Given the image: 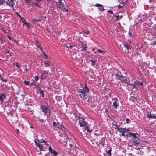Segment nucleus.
I'll return each mask as SVG.
<instances>
[{"instance_id":"b1692460","label":"nucleus","mask_w":156,"mask_h":156,"mask_svg":"<svg viewBox=\"0 0 156 156\" xmlns=\"http://www.w3.org/2000/svg\"><path fill=\"white\" fill-rule=\"evenodd\" d=\"M127 2H122L120 4V5L122 6V7L126 5Z\"/></svg>"},{"instance_id":"09e8293b","label":"nucleus","mask_w":156,"mask_h":156,"mask_svg":"<svg viewBox=\"0 0 156 156\" xmlns=\"http://www.w3.org/2000/svg\"><path fill=\"white\" fill-rule=\"evenodd\" d=\"M134 82V83L133 84H134V87L136 88L137 86V84L135 82Z\"/></svg>"},{"instance_id":"8fccbe9b","label":"nucleus","mask_w":156,"mask_h":156,"mask_svg":"<svg viewBox=\"0 0 156 156\" xmlns=\"http://www.w3.org/2000/svg\"><path fill=\"white\" fill-rule=\"evenodd\" d=\"M26 3H29L30 2V0H25Z\"/></svg>"},{"instance_id":"4be33fe9","label":"nucleus","mask_w":156,"mask_h":156,"mask_svg":"<svg viewBox=\"0 0 156 156\" xmlns=\"http://www.w3.org/2000/svg\"><path fill=\"white\" fill-rule=\"evenodd\" d=\"M43 90L41 89H40V91H39V93L40 94V95L42 97H44V94L43 93Z\"/></svg>"},{"instance_id":"2eb2a0df","label":"nucleus","mask_w":156,"mask_h":156,"mask_svg":"<svg viewBox=\"0 0 156 156\" xmlns=\"http://www.w3.org/2000/svg\"><path fill=\"white\" fill-rule=\"evenodd\" d=\"M57 5L59 8L62 7L64 6V4L62 3L61 0H59L57 3Z\"/></svg>"},{"instance_id":"052dcab7","label":"nucleus","mask_w":156,"mask_h":156,"mask_svg":"<svg viewBox=\"0 0 156 156\" xmlns=\"http://www.w3.org/2000/svg\"><path fill=\"white\" fill-rule=\"evenodd\" d=\"M16 66L17 67H18V68H20V66H18V64H17V65H16Z\"/></svg>"},{"instance_id":"774afa93","label":"nucleus","mask_w":156,"mask_h":156,"mask_svg":"<svg viewBox=\"0 0 156 156\" xmlns=\"http://www.w3.org/2000/svg\"><path fill=\"white\" fill-rule=\"evenodd\" d=\"M155 73H156V69L155 70Z\"/></svg>"},{"instance_id":"c03bdc74","label":"nucleus","mask_w":156,"mask_h":156,"mask_svg":"<svg viewBox=\"0 0 156 156\" xmlns=\"http://www.w3.org/2000/svg\"><path fill=\"white\" fill-rule=\"evenodd\" d=\"M68 144L69 145L70 147H72L74 146V144L73 143H69Z\"/></svg>"},{"instance_id":"4468645a","label":"nucleus","mask_w":156,"mask_h":156,"mask_svg":"<svg viewBox=\"0 0 156 156\" xmlns=\"http://www.w3.org/2000/svg\"><path fill=\"white\" fill-rule=\"evenodd\" d=\"M118 100L117 98H116L115 99V101L113 103V104L115 108L117 109V108L118 104L116 103V102H118Z\"/></svg>"},{"instance_id":"f257e3e1","label":"nucleus","mask_w":156,"mask_h":156,"mask_svg":"<svg viewBox=\"0 0 156 156\" xmlns=\"http://www.w3.org/2000/svg\"><path fill=\"white\" fill-rule=\"evenodd\" d=\"M6 118L10 123H16L18 121L16 112L14 111L9 112Z\"/></svg>"},{"instance_id":"0eeeda50","label":"nucleus","mask_w":156,"mask_h":156,"mask_svg":"<svg viewBox=\"0 0 156 156\" xmlns=\"http://www.w3.org/2000/svg\"><path fill=\"white\" fill-rule=\"evenodd\" d=\"M79 124L81 127H84L87 126V122L85 121L84 118L80 117L78 119Z\"/></svg>"},{"instance_id":"1a4fd4ad","label":"nucleus","mask_w":156,"mask_h":156,"mask_svg":"<svg viewBox=\"0 0 156 156\" xmlns=\"http://www.w3.org/2000/svg\"><path fill=\"white\" fill-rule=\"evenodd\" d=\"M117 130L118 131H119L120 133H121V135L122 136H124L125 133L126 131V128H117Z\"/></svg>"},{"instance_id":"a211bd4d","label":"nucleus","mask_w":156,"mask_h":156,"mask_svg":"<svg viewBox=\"0 0 156 156\" xmlns=\"http://www.w3.org/2000/svg\"><path fill=\"white\" fill-rule=\"evenodd\" d=\"M140 140L139 139V140H134V144L135 145L137 146L140 144Z\"/></svg>"},{"instance_id":"72a5a7b5","label":"nucleus","mask_w":156,"mask_h":156,"mask_svg":"<svg viewBox=\"0 0 156 156\" xmlns=\"http://www.w3.org/2000/svg\"><path fill=\"white\" fill-rule=\"evenodd\" d=\"M111 150H109L107 152V153L108 154V156H110L111 155Z\"/></svg>"},{"instance_id":"49530a36","label":"nucleus","mask_w":156,"mask_h":156,"mask_svg":"<svg viewBox=\"0 0 156 156\" xmlns=\"http://www.w3.org/2000/svg\"><path fill=\"white\" fill-rule=\"evenodd\" d=\"M39 121L41 123H42L43 122L44 120L43 119H40L39 120Z\"/></svg>"},{"instance_id":"a878e982","label":"nucleus","mask_w":156,"mask_h":156,"mask_svg":"<svg viewBox=\"0 0 156 156\" xmlns=\"http://www.w3.org/2000/svg\"><path fill=\"white\" fill-rule=\"evenodd\" d=\"M98 9L99 10H101V11H103L104 10V7L102 5H101L99 7Z\"/></svg>"},{"instance_id":"393cba45","label":"nucleus","mask_w":156,"mask_h":156,"mask_svg":"<svg viewBox=\"0 0 156 156\" xmlns=\"http://www.w3.org/2000/svg\"><path fill=\"white\" fill-rule=\"evenodd\" d=\"M52 151V152H51V153L53 154L55 156H57L58 155V153L55 150L53 151Z\"/></svg>"},{"instance_id":"473e14b6","label":"nucleus","mask_w":156,"mask_h":156,"mask_svg":"<svg viewBox=\"0 0 156 156\" xmlns=\"http://www.w3.org/2000/svg\"><path fill=\"white\" fill-rule=\"evenodd\" d=\"M115 7H118L119 9H121L122 7V6H121L120 5V4L119 5H118L116 6H115Z\"/></svg>"},{"instance_id":"39448f33","label":"nucleus","mask_w":156,"mask_h":156,"mask_svg":"<svg viewBox=\"0 0 156 156\" xmlns=\"http://www.w3.org/2000/svg\"><path fill=\"white\" fill-rule=\"evenodd\" d=\"M115 76L116 77V78L120 80L121 81L123 82H125L126 83V84H129L130 85V83L129 81L127 80L126 78L124 76H123L122 75H120L118 73H117L115 74Z\"/></svg>"},{"instance_id":"7ed1b4c3","label":"nucleus","mask_w":156,"mask_h":156,"mask_svg":"<svg viewBox=\"0 0 156 156\" xmlns=\"http://www.w3.org/2000/svg\"><path fill=\"white\" fill-rule=\"evenodd\" d=\"M78 93L80 98L84 99H87V96L89 93V89L87 85H85L84 87H82L81 88L78 90Z\"/></svg>"},{"instance_id":"338daca9","label":"nucleus","mask_w":156,"mask_h":156,"mask_svg":"<svg viewBox=\"0 0 156 156\" xmlns=\"http://www.w3.org/2000/svg\"><path fill=\"white\" fill-rule=\"evenodd\" d=\"M7 52L9 53V51L8 50H7Z\"/></svg>"},{"instance_id":"69168bd1","label":"nucleus","mask_w":156,"mask_h":156,"mask_svg":"<svg viewBox=\"0 0 156 156\" xmlns=\"http://www.w3.org/2000/svg\"><path fill=\"white\" fill-rule=\"evenodd\" d=\"M1 77H1V74H0V78L1 79Z\"/></svg>"},{"instance_id":"c756f323","label":"nucleus","mask_w":156,"mask_h":156,"mask_svg":"<svg viewBox=\"0 0 156 156\" xmlns=\"http://www.w3.org/2000/svg\"><path fill=\"white\" fill-rule=\"evenodd\" d=\"M24 83L25 84H26V85L30 86V82L29 81L25 80L24 81Z\"/></svg>"},{"instance_id":"a18cd8bd","label":"nucleus","mask_w":156,"mask_h":156,"mask_svg":"<svg viewBox=\"0 0 156 156\" xmlns=\"http://www.w3.org/2000/svg\"><path fill=\"white\" fill-rule=\"evenodd\" d=\"M33 20L35 22H40V20H39V19H33Z\"/></svg>"},{"instance_id":"c9c22d12","label":"nucleus","mask_w":156,"mask_h":156,"mask_svg":"<svg viewBox=\"0 0 156 156\" xmlns=\"http://www.w3.org/2000/svg\"><path fill=\"white\" fill-rule=\"evenodd\" d=\"M49 150L51 153V152H52V151L54 150L52 149L51 146H49Z\"/></svg>"},{"instance_id":"0e129e2a","label":"nucleus","mask_w":156,"mask_h":156,"mask_svg":"<svg viewBox=\"0 0 156 156\" xmlns=\"http://www.w3.org/2000/svg\"><path fill=\"white\" fill-rule=\"evenodd\" d=\"M150 148V147H148V149H149V148Z\"/></svg>"},{"instance_id":"f3484780","label":"nucleus","mask_w":156,"mask_h":156,"mask_svg":"<svg viewBox=\"0 0 156 156\" xmlns=\"http://www.w3.org/2000/svg\"><path fill=\"white\" fill-rule=\"evenodd\" d=\"M89 125L87 124V126H85L84 127H85V130H86L87 131V132H91L92 131V130H90L89 129Z\"/></svg>"},{"instance_id":"58836bf2","label":"nucleus","mask_w":156,"mask_h":156,"mask_svg":"<svg viewBox=\"0 0 156 156\" xmlns=\"http://www.w3.org/2000/svg\"><path fill=\"white\" fill-rule=\"evenodd\" d=\"M126 122L127 123H129V119L127 118H126Z\"/></svg>"},{"instance_id":"a19ab883","label":"nucleus","mask_w":156,"mask_h":156,"mask_svg":"<svg viewBox=\"0 0 156 156\" xmlns=\"http://www.w3.org/2000/svg\"><path fill=\"white\" fill-rule=\"evenodd\" d=\"M23 25H26V26H27V27H28V28H29V27H30L29 26V24L28 23H24V24H23Z\"/></svg>"},{"instance_id":"6ab92c4d","label":"nucleus","mask_w":156,"mask_h":156,"mask_svg":"<svg viewBox=\"0 0 156 156\" xmlns=\"http://www.w3.org/2000/svg\"><path fill=\"white\" fill-rule=\"evenodd\" d=\"M115 16L116 17V20L118 21L119 20H120L121 19V18L122 17V15L121 16H119V15H117V16Z\"/></svg>"},{"instance_id":"412c9836","label":"nucleus","mask_w":156,"mask_h":156,"mask_svg":"<svg viewBox=\"0 0 156 156\" xmlns=\"http://www.w3.org/2000/svg\"><path fill=\"white\" fill-rule=\"evenodd\" d=\"M44 62L45 64V67H50V63L48 62L45 61Z\"/></svg>"},{"instance_id":"de8ad7c7","label":"nucleus","mask_w":156,"mask_h":156,"mask_svg":"<svg viewBox=\"0 0 156 156\" xmlns=\"http://www.w3.org/2000/svg\"><path fill=\"white\" fill-rule=\"evenodd\" d=\"M63 11H68V10L67 9H66V8H64L63 9Z\"/></svg>"},{"instance_id":"5701e85b","label":"nucleus","mask_w":156,"mask_h":156,"mask_svg":"<svg viewBox=\"0 0 156 156\" xmlns=\"http://www.w3.org/2000/svg\"><path fill=\"white\" fill-rule=\"evenodd\" d=\"M102 142H100L99 143L101 144L102 146H104L105 145L104 142L105 141V138H102L101 139Z\"/></svg>"},{"instance_id":"603ef678","label":"nucleus","mask_w":156,"mask_h":156,"mask_svg":"<svg viewBox=\"0 0 156 156\" xmlns=\"http://www.w3.org/2000/svg\"><path fill=\"white\" fill-rule=\"evenodd\" d=\"M108 13H110L111 14H113V12H112V11L109 10L108 11Z\"/></svg>"},{"instance_id":"79ce46f5","label":"nucleus","mask_w":156,"mask_h":156,"mask_svg":"<svg viewBox=\"0 0 156 156\" xmlns=\"http://www.w3.org/2000/svg\"><path fill=\"white\" fill-rule=\"evenodd\" d=\"M3 41V39L2 38L0 37V43H2Z\"/></svg>"},{"instance_id":"c85d7f7f","label":"nucleus","mask_w":156,"mask_h":156,"mask_svg":"<svg viewBox=\"0 0 156 156\" xmlns=\"http://www.w3.org/2000/svg\"><path fill=\"white\" fill-rule=\"evenodd\" d=\"M29 84H30V86L34 85V87H38V86L37 85H36L34 83H30V82Z\"/></svg>"},{"instance_id":"680f3d73","label":"nucleus","mask_w":156,"mask_h":156,"mask_svg":"<svg viewBox=\"0 0 156 156\" xmlns=\"http://www.w3.org/2000/svg\"><path fill=\"white\" fill-rule=\"evenodd\" d=\"M156 44V41H155L154 42V44H154V45H155V44Z\"/></svg>"},{"instance_id":"864d4df0","label":"nucleus","mask_w":156,"mask_h":156,"mask_svg":"<svg viewBox=\"0 0 156 156\" xmlns=\"http://www.w3.org/2000/svg\"><path fill=\"white\" fill-rule=\"evenodd\" d=\"M125 47L127 48V49H129L130 48L129 47V46L127 45H125Z\"/></svg>"},{"instance_id":"4d7b16f0","label":"nucleus","mask_w":156,"mask_h":156,"mask_svg":"<svg viewBox=\"0 0 156 156\" xmlns=\"http://www.w3.org/2000/svg\"><path fill=\"white\" fill-rule=\"evenodd\" d=\"M7 37H8V38L10 40H12V39L9 36V35H8L7 36Z\"/></svg>"},{"instance_id":"423d86ee","label":"nucleus","mask_w":156,"mask_h":156,"mask_svg":"<svg viewBox=\"0 0 156 156\" xmlns=\"http://www.w3.org/2000/svg\"><path fill=\"white\" fill-rule=\"evenodd\" d=\"M53 125L55 128H57L59 129L60 130H61L63 131V133H65V128L61 124H60L58 123H56L55 122H53Z\"/></svg>"},{"instance_id":"f704fd0d","label":"nucleus","mask_w":156,"mask_h":156,"mask_svg":"<svg viewBox=\"0 0 156 156\" xmlns=\"http://www.w3.org/2000/svg\"><path fill=\"white\" fill-rule=\"evenodd\" d=\"M1 79L2 81L6 83L7 81V80L6 79H3L2 77H1Z\"/></svg>"},{"instance_id":"2f4dec72","label":"nucleus","mask_w":156,"mask_h":156,"mask_svg":"<svg viewBox=\"0 0 156 156\" xmlns=\"http://www.w3.org/2000/svg\"><path fill=\"white\" fill-rule=\"evenodd\" d=\"M21 21L23 23V24H24V23H26V20H25L23 18H22L21 17Z\"/></svg>"},{"instance_id":"13d9d810","label":"nucleus","mask_w":156,"mask_h":156,"mask_svg":"<svg viewBox=\"0 0 156 156\" xmlns=\"http://www.w3.org/2000/svg\"><path fill=\"white\" fill-rule=\"evenodd\" d=\"M85 33L87 35V34H89V31H87V32H85Z\"/></svg>"},{"instance_id":"6e6552de","label":"nucleus","mask_w":156,"mask_h":156,"mask_svg":"<svg viewBox=\"0 0 156 156\" xmlns=\"http://www.w3.org/2000/svg\"><path fill=\"white\" fill-rule=\"evenodd\" d=\"M48 72L46 71H43L41 75V79L44 80L46 78L48 75Z\"/></svg>"},{"instance_id":"f03ea898","label":"nucleus","mask_w":156,"mask_h":156,"mask_svg":"<svg viewBox=\"0 0 156 156\" xmlns=\"http://www.w3.org/2000/svg\"><path fill=\"white\" fill-rule=\"evenodd\" d=\"M35 145L38 147L41 151H44L45 149L49 146L47 142L43 140H37L34 141Z\"/></svg>"},{"instance_id":"ddd939ff","label":"nucleus","mask_w":156,"mask_h":156,"mask_svg":"<svg viewBox=\"0 0 156 156\" xmlns=\"http://www.w3.org/2000/svg\"><path fill=\"white\" fill-rule=\"evenodd\" d=\"M6 98V96L5 94H2L0 95V101H1V103H2L4 100Z\"/></svg>"},{"instance_id":"dca6fc26","label":"nucleus","mask_w":156,"mask_h":156,"mask_svg":"<svg viewBox=\"0 0 156 156\" xmlns=\"http://www.w3.org/2000/svg\"><path fill=\"white\" fill-rule=\"evenodd\" d=\"M80 45L83 48V49H86V48H87V44L84 43V42H81Z\"/></svg>"},{"instance_id":"9d476101","label":"nucleus","mask_w":156,"mask_h":156,"mask_svg":"<svg viewBox=\"0 0 156 156\" xmlns=\"http://www.w3.org/2000/svg\"><path fill=\"white\" fill-rule=\"evenodd\" d=\"M14 0H7V1L6 2V4L10 7H13V5L14 4Z\"/></svg>"},{"instance_id":"20e7f679","label":"nucleus","mask_w":156,"mask_h":156,"mask_svg":"<svg viewBox=\"0 0 156 156\" xmlns=\"http://www.w3.org/2000/svg\"><path fill=\"white\" fill-rule=\"evenodd\" d=\"M40 108L44 112V115L46 116L47 119H48V117L51 114V111L49 107L48 106H45L42 105L41 106Z\"/></svg>"},{"instance_id":"5fc2aeb1","label":"nucleus","mask_w":156,"mask_h":156,"mask_svg":"<svg viewBox=\"0 0 156 156\" xmlns=\"http://www.w3.org/2000/svg\"><path fill=\"white\" fill-rule=\"evenodd\" d=\"M115 129H117V128H119V127H118V125H117V124H116V125H115Z\"/></svg>"},{"instance_id":"9b49d317","label":"nucleus","mask_w":156,"mask_h":156,"mask_svg":"<svg viewBox=\"0 0 156 156\" xmlns=\"http://www.w3.org/2000/svg\"><path fill=\"white\" fill-rule=\"evenodd\" d=\"M147 116L149 118L156 119V116L154 114H152L151 112H148Z\"/></svg>"},{"instance_id":"37998d69","label":"nucleus","mask_w":156,"mask_h":156,"mask_svg":"<svg viewBox=\"0 0 156 156\" xmlns=\"http://www.w3.org/2000/svg\"><path fill=\"white\" fill-rule=\"evenodd\" d=\"M101 5V4H96L94 5V6L99 7Z\"/></svg>"},{"instance_id":"7c9ffc66","label":"nucleus","mask_w":156,"mask_h":156,"mask_svg":"<svg viewBox=\"0 0 156 156\" xmlns=\"http://www.w3.org/2000/svg\"><path fill=\"white\" fill-rule=\"evenodd\" d=\"M128 35L130 37H133V34L132 32L129 31L128 32Z\"/></svg>"},{"instance_id":"aec40b11","label":"nucleus","mask_w":156,"mask_h":156,"mask_svg":"<svg viewBox=\"0 0 156 156\" xmlns=\"http://www.w3.org/2000/svg\"><path fill=\"white\" fill-rule=\"evenodd\" d=\"M131 135L133 136L134 138V140H139V138L137 137V136L136 135V134L134 133H132L131 134Z\"/></svg>"},{"instance_id":"bb28decb","label":"nucleus","mask_w":156,"mask_h":156,"mask_svg":"<svg viewBox=\"0 0 156 156\" xmlns=\"http://www.w3.org/2000/svg\"><path fill=\"white\" fill-rule=\"evenodd\" d=\"M90 61H91L92 62L91 64V66H94L95 63V61L92 59L90 60Z\"/></svg>"},{"instance_id":"ea45409f","label":"nucleus","mask_w":156,"mask_h":156,"mask_svg":"<svg viewBox=\"0 0 156 156\" xmlns=\"http://www.w3.org/2000/svg\"><path fill=\"white\" fill-rule=\"evenodd\" d=\"M36 81H37L38 80L39 78L38 76H35L34 77Z\"/></svg>"},{"instance_id":"4c0bfd02","label":"nucleus","mask_w":156,"mask_h":156,"mask_svg":"<svg viewBox=\"0 0 156 156\" xmlns=\"http://www.w3.org/2000/svg\"><path fill=\"white\" fill-rule=\"evenodd\" d=\"M97 51L99 52V53H104V51L102 50L101 49H98Z\"/></svg>"},{"instance_id":"cd10ccee","label":"nucleus","mask_w":156,"mask_h":156,"mask_svg":"<svg viewBox=\"0 0 156 156\" xmlns=\"http://www.w3.org/2000/svg\"><path fill=\"white\" fill-rule=\"evenodd\" d=\"M43 54L44 56V59H47L48 58V55L44 52H43Z\"/></svg>"},{"instance_id":"e433bc0d","label":"nucleus","mask_w":156,"mask_h":156,"mask_svg":"<svg viewBox=\"0 0 156 156\" xmlns=\"http://www.w3.org/2000/svg\"><path fill=\"white\" fill-rule=\"evenodd\" d=\"M138 83L140 84V86H143V82L142 81H141H141L138 82Z\"/></svg>"},{"instance_id":"f8f14e48","label":"nucleus","mask_w":156,"mask_h":156,"mask_svg":"<svg viewBox=\"0 0 156 156\" xmlns=\"http://www.w3.org/2000/svg\"><path fill=\"white\" fill-rule=\"evenodd\" d=\"M67 136L66 135H65L64 139H63V137H62L60 139V140H62V141L64 142L65 143V144H66L67 145V142L68 141V140L67 139Z\"/></svg>"},{"instance_id":"3c124183","label":"nucleus","mask_w":156,"mask_h":156,"mask_svg":"<svg viewBox=\"0 0 156 156\" xmlns=\"http://www.w3.org/2000/svg\"><path fill=\"white\" fill-rule=\"evenodd\" d=\"M34 5L36 6H39V5H38V3H36L34 4Z\"/></svg>"},{"instance_id":"e2e57ef3","label":"nucleus","mask_w":156,"mask_h":156,"mask_svg":"<svg viewBox=\"0 0 156 156\" xmlns=\"http://www.w3.org/2000/svg\"><path fill=\"white\" fill-rule=\"evenodd\" d=\"M16 130H17V132H18L19 131V130H18V129H16Z\"/></svg>"},{"instance_id":"6e6d98bb","label":"nucleus","mask_w":156,"mask_h":156,"mask_svg":"<svg viewBox=\"0 0 156 156\" xmlns=\"http://www.w3.org/2000/svg\"><path fill=\"white\" fill-rule=\"evenodd\" d=\"M3 0H0V4H2L3 3Z\"/></svg>"},{"instance_id":"bf43d9fd","label":"nucleus","mask_w":156,"mask_h":156,"mask_svg":"<svg viewBox=\"0 0 156 156\" xmlns=\"http://www.w3.org/2000/svg\"><path fill=\"white\" fill-rule=\"evenodd\" d=\"M38 3L40 2L39 0H35Z\"/></svg>"}]
</instances>
